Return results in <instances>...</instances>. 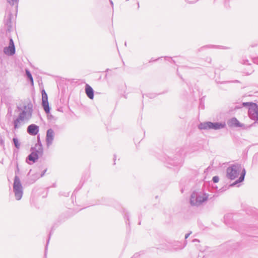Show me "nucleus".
<instances>
[{
  "label": "nucleus",
  "mask_w": 258,
  "mask_h": 258,
  "mask_svg": "<svg viewBox=\"0 0 258 258\" xmlns=\"http://www.w3.org/2000/svg\"><path fill=\"white\" fill-rule=\"evenodd\" d=\"M33 104L31 102H24L17 106L16 112L18 115L13 120L14 128L16 130L28 122L32 117Z\"/></svg>",
  "instance_id": "f257e3e1"
},
{
  "label": "nucleus",
  "mask_w": 258,
  "mask_h": 258,
  "mask_svg": "<svg viewBox=\"0 0 258 258\" xmlns=\"http://www.w3.org/2000/svg\"><path fill=\"white\" fill-rule=\"evenodd\" d=\"M239 174L240 176L238 179L230 184V186H239V184L244 179L246 171L244 168H242L241 164L238 163L232 164L227 168L226 177L229 179L234 180L236 179L238 177Z\"/></svg>",
  "instance_id": "f03ea898"
},
{
  "label": "nucleus",
  "mask_w": 258,
  "mask_h": 258,
  "mask_svg": "<svg viewBox=\"0 0 258 258\" xmlns=\"http://www.w3.org/2000/svg\"><path fill=\"white\" fill-rule=\"evenodd\" d=\"M242 107H248V114L249 117L254 122L253 124L258 123V105L252 102H243L240 105L235 106V108H240Z\"/></svg>",
  "instance_id": "7ed1b4c3"
},
{
  "label": "nucleus",
  "mask_w": 258,
  "mask_h": 258,
  "mask_svg": "<svg viewBox=\"0 0 258 258\" xmlns=\"http://www.w3.org/2000/svg\"><path fill=\"white\" fill-rule=\"evenodd\" d=\"M209 196L204 191H194L190 196V204L192 206H199L208 200Z\"/></svg>",
  "instance_id": "20e7f679"
},
{
  "label": "nucleus",
  "mask_w": 258,
  "mask_h": 258,
  "mask_svg": "<svg viewBox=\"0 0 258 258\" xmlns=\"http://www.w3.org/2000/svg\"><path fill=\"white\" fill-rule=\"evenodd\" d=\"M198 128L200 130H219L226 127L225 122H214L205 121L201 122L198 125Z\"/></svg>",
  "instance_id": "39448f33"
},
{
  "label": "nucleus",
  "mask_w": 258,
  "mask_h": 258,
  "mask_svg": "<svg viewBox=\"0 0 258 258\" xmlns=\"http://www.w3.org/2000/svg\"><path fill=\"white\" fill-rule=\"evenodd\" d=\"M3 43L1 45L4 47V53L8 56L13 55L15 53L16 49L13 39L11 37L7 38L3 40Z\"/></svg>",
  "instance_id": "423d86ee"
},
{
  "label": "nucleus",
  "mask_w": 258,
  "mask_h": 258,
  "mask_svg": "<svg viewBox=\"0 0 258 258\" xmlns=\"http://www.w3.org/2000/svg\"><path fill=\"white\" fill-rule=\"evenodd\" d=\"M13 191L15 199L18 201L21 200L23 194V187L19 177L17 175L14 178Z\"/></svg>",
  "instance_id": "0eeeda50"
},
{
  "label": "nucleus",
  "mask_w": 258,
  "mask_h": 258,
  "mask_svg": "<svg viewBox=\"0 0 258 258\" xmlns=\"http://www.w3.org/2000/svg\"><path fill=\"white\" fill-rule=\"evenodd\" d=\"M31 150L32 151L31 153L28 155L27 158L26 162L29 164H31L30 161H32V163H35L39 157V154H42L43 152H38L37 151V149L35 148H31Z\"/></svg>",
  "instance_id": "6e6552de"
},
{
  "label": "nucleus",
  "mask_w": 258,
  "mask_h": 258,
  "mask_svg": "<svg viewBox=\"0 0 258 258\" xmlns=\"http://www.w3.org/2000/svg\"><path fill=\"white\" fill-rule=\"evenodd\" d=\"M42 94V105L46 113H48L50 111V107L48 101V96L45 91L43 89L41 91Z\"/></svg>",
  "instance_id": "1a4fd4ad"
},
{
  "label": "nucleus",
  "mask_w": 258,
  "mask_h": 258,
  "mask_svg": "<svg viewBox=\"0 0 258 258\" xmlns=\"http://www.w3.org/2000/svg\"><path fill=\"white\" fill-rule=\"evenodd\" d=\"M54 132L52 128H49L47 130L45 139L47 147L52 145L54 139Z\"/></svg>",
  "instance_id": "9d476101"
},
{
  "label": "nucleus",
  "mask_w": 258,
  "mask_h": 258,
  "mask_svg": "<svg viewBox=\"0 0 258 258\" xmlns=\"http://www.w3.org/2000/svg\"><path fill=\"white\" fill-rule=\"evenodd\" d=\"M39 131V127L35 124H31L27 128V133L31 136H36Z\"/></svg>",
  "instance_id": "9b49d317"
},
{
  "label": "nucleus",
  "mask_w": 258,
  "mask_h": 258,
  "mask_svg": "<svg viewBox=\"0 0 258 258\" xmlns=\"http://www.w3.org/2000/svg\"><path fill=\"white\" fill-rule=\"evenodd\" d=\"M7 13H8V16L5 20V25L7 26V31H11L12 28V19L14 14L11 12H8V10H7Z\"/></svg>",
  "instance_id": "f8f14e48"
},
{
  "label": "nucleus",
  "mask_w": 258,
  "mask_h": 258,
  "mask_svg": "<svg viewBox=\"0 0 258 258\" xmlns=\"http://www.w3.org/2000/svg\"><path fill=\"white\" fill-rule=\"evenodd\" d=\"M229 127H241L242 124L235 118L232 117L227 121Z\"/></svg>",
  "instance_id": "ddd939ff"
},
{
  "label": "nucleus",
  "mask_w": 258,
  "mask_h": 258,
  "mask_svg": "<svg viewBox=\"0 0 258 258\" xmlns=\"http://www.w3.org/2000/svg\"><path fill=\"white\" fill-rule=\"evenodd\" d=\"M85 93L87 97L90 99H93L94 98V90L93 88L88 84L85 85Z\"/></svg>",
  "instance_id": "4468645a"
},
{
  "label": "nucleus",
  "mask_w": 258,
  "mask_h": 258,
  "mask_svg": "<svg viewBox=\"0 0 258 258\" xmlns=\"http://www.w3.org/2000/svg\"><path fill=\"white\" fill-rule=\"evenodd\" d=\"M19 0H7L8 3L12 6H14V13L17 12L18 5Z\"/></svg>",
  "instance_id": "2eb2a0df"
},
{
  "label": "nucleus",
  "mask_w": 258,
  "mask_h": 258,
  "mask_svg": "<svg viewBox=\"0 0 258 258\" xmlns=\"http://www.w3.org/2000/svg\"><path fill=\"white\" fill-rule=\"evenodd\" d=\"M186 245V242H185L184 244H182L180 241H176L173 245V248L174 249L177 250L178 249H181L183 248Z\"/></svg>",
  "instance_id": "dca6fc26"
},
{
  "label": "nucleus",
  "mask_w": 258,
  "mask_h": 258,
  "mask_svg": "<svg viewBox=\"0 0 258 258\" xmlns=\"http://www.w3.org/2000/svg\"><path fill=\"white\" fill-rule=\"evenodd\" d=\"M37 149V151L38 152H43L42 145L41 143L40 136H37V143L35 145V148Z\"/></svg>",
  "instance_id": "f3484780"
},
{
  "label": "nucleus",
  "mask_w": 258,
  "mask_h": 258,
  "mask_svg": "<svg viewBox=\"0 0 258 258\" xmlns=\"http://www.w3.org/2000/svg\"><path fill=\"white\" fill-rule=\"evenodd\" d=\"M207 48H223V46H221L220 45H205V46L200 47L198 49V51H203Z\"/></svg>",
  "instance_id": "a211bd4d"
},
{
  "label": "nucleus",
  "mask_w": 258,
  "mask_h": 258,
  "mask_svg": "<svg viewBox=\"0 0 258 258\" xmlns=\"http://www.w3.org/2000/svg\"><path fill=\"white\" fill-rule=\"evenodd\" d=\"M232 217L231 214H227L224 216V221L226 224H230L229 220Z\"/></svg>",
  "instance_id": "6ab92c4d"
},
{
  "label": "nucleus",
  "mask_w": 258,
  "mask_h": 258,
  "mask_svg": "<svg viewBox=\"0 0 258 258\" xmlns=\"http://www.w3.org/2000/svg\"><path fill=\"white\" fill-rule=\"evenodd\" d=\"M26 75L28 79H29V80L31 82L32 84H33V79L32 76L30 72L27 69L26 70Z\"/></svg>",
  "instance_id": "aec40b11"
},
{
  "label": "nucleus",
  "mask_w": 258,
  "mask_h": 258,
  "mask_svg": "<svg viewBox=\"0 0 258 258\" xmlns=\"http://www.w3.org/2000/svg\"><path fill=\"white\" fill-rule=\"evenodd\" d=\"M13 141L15 147L17 149H19L20 147V144L19 142L18 139L17 138H14Z\"/></svg>",
  "instance_id": "412c9836"
},
{
  "label": "nucleus",
  "mask_w": 258,
  "mask_h": 258,
  "mask_svg": "<svg viewBox=\"0 0 258 258\" xmlns=\"http://www.w3.org/2000/svg\"><path fill=\"white\" fill-rule=\"evenodd\" d=\"M241 63L245 65H249L250 63L249 62V60L246 58H243L241 60Z\"/></svg>",
  "instance_id": "4be33fe9"
},
{
  "label": "nucleus",
  "mask_w": 258,
  "mask_h": 258,
  "mask_svg": "<svg viewBox=\"0 0 258 258\" xmlns=\"http://www.w3.org/2000/svg\"><path fill=\"white\" fill-rule=\"evenodd\" d=\"M212 180L214 183H217L219 180V178L218 176H215L213 177Z\"/></svg>",
  "instance_id": "5701e85b"
},
{
  "label": "nucleus",
  "mask_w": 258,
  "mask_h": 258,
  "mask_svg": "<svg viewBox=\"0 0 258 258\" xmlns=\"http://www.w3.org/2000/svg\"><path fill=\"white\" fill-rule=\"evenodd\" d=\"M252 60L253 63L258 64V57L253 58Z\"/></svg>",
  "instance_id": "b1692460"
},
{
  "label": "nucleus",
  "mask_w": 258,
  "mask_h": 258,
  "mask_svg": "<svg viewBox=\"0 0 258 258\" xmlns=\"http://www.w3.org/2000/svg\"><path fill=\"white\" fill-rule=\"evenodd\" d=\"M140 254L138 253H135L134 256L132 258H138L140 256Z\"/></svg>",
  "instance_id": "393cba45"
},
{
  "label": "nucleus",
  "mask_w": 258,
  "mask_h": 258,
  "mask_svg": "<svg viewBox=\"0 0 258 258\" xmlns=\"http://www.w3.org/2000/svg\"><path fill=\"white\" fill-rule=\"evenodd\" d=\"M199 107L201 109H204V105L203 104V103H202V100L200 102V106H199Z\"/></svg>",
  "instance_id": "a878e982"
},
{
  "label": "nucleus",
  "mask_w": 258,
  "mask_h": 258,
  "mask_svg": "<svg viewBox=\"0 0 258 258\" xmlns=\"http://www.w3.org/2000/svg\"><path fill=\"white\" fill-rule=\"evenodd\" d=\"M191 232L190 231V232L186 234L185 235V239H187L188 237V236L191 234Z\"/></svg>",
  "instance_id": "bb28decb"
},
{
  "label": "nucleus",
  "mask_w": 258,
  "mask_h": 258,
  "mask_svg": "<svg viewBox=\"0 0 258 258\" xmlns=\"http://www.w3.org/2000/svg\"><path fill=\"white\" fill-rule=\"evenodd\" d=\"M12 112V109L11 108V107H9V108H8V114H11Z\"/></svg>",
  "instance_id": "cd10ccee"
},
{
  "label": "nucleus",
  "mask_w": 258,
  "mask_h": 258,
  "mask_svg": "<svg viewBox=\"0 0 258 258\" xmlns=\"http://www.w3.org/2000/svg\"><path fill=\"white\" fill-rule=\"evenodd\" d=\"M192 242H200L199 240L198 239H194L192 240Z\"/></svg>",
  "instance_id": "c85d7f7f"
},
{
  "label": "nucleus",
  "mask_w": 258,
  "mask_h": 258,
  "mask_svg": "<svg viewBox=\"0 0 258 258\" xmlns=\"http://www.w3.org/2000/svg\"><path fill=\"white\" fill-rule=\"evenodd\" d=\"M46 171V170H44V171H43V172H42V173H41V176H40L41 177H42V176L44 175V174H45V173Z\"/></svg>",
  "instance_id": "c756f323"
},
{
  "label": "nucleus",
  "mask_w": 258,
  "mask_h": 258,
  "mask_svg": "<svg viewBox=\"0 0 258 258\" xmlns=\"http://www.w3.org/2000/svg\"><path fill=\"white\" fill-rule=\"evenodd\" d=\"M197 1V0H196V1H194L188 2V3H189V4H192V3H196Z\"/></svg>",
  "instance_id": "7c9ffc66"
},
{
  "label": "nucleus",
  "mask_w": 258,
  "mask_h": 258,
  "mask_svg": "<svg viewBox=\"0 0 258 258\" xmlns=\"http://www.w3.org/2000/svg\"><path fill=\"white\" fill-rule=\"evenodd\" d=\"M109 2H110V3L111 5L113 7V2L111 0H109Z\"/></svg>",
  "instance_id": "2f4dec72"
},
{
  "label": "nucleus",
  "mask_w": 258,
  "mask_h": 258,
  "mask_svg": "<svg viewBox=\"0 0 258 258\" xmlns=\"http://www.w3.org/2000/svg\"><path fill=\"white\" fill-rule=\"evenodd\" d=\"M49 238L48 239V241H47V244L46 245V248H47V245H48V242H49Z\"/></svg>",
  "instance_id": "473e14b6"
},
{
  "label": "nucleus",
  "mask_w": 258,
  "mask_h": 258,
  "mask_svg": "<svg viewBox=\"0 0 258 258\" xmlns=\"http://www.w3.org/2000/svg\"><path fill=\"white\" fill-rule=\"evenodd\" d=\"M137 4H138V8L139 9V7H140L139 3V2H138V3H137Z\"/></svg>",
  "instance_id": "72a5a7b5"
},
{
  "label": "nucleus",
  "mask_w": 258,
  "mask_h": 258,
  "mask_svg": "<svg viewBox=\"0 0 258 258\" xmlns=\"http://www.w3.org/2000/svg\"><path fill=\"white\" fill-rule=\"evenodd\" d=\"M253 72L252 70L251 71V72L249 73H247V75H250L252 73V72Z\"/></svg>",
  "instance_id": "f704fd0d"
},
{
  "label": "nucleus",
  "mask_w": 258,
  "mask_h": 258,
  "mask_svg": "<svg viewBox=\"0 0 258 258\" xmlns=\"http://www.w3.org/2000/svg\"><path fill=\"white\" fill-rule=\"evenodd\" d=\"M165 58H166V59L168 58V59H171V58H170V57H165Z\"/></svg>",
  "instance_id": "c9c22d12"
},
{
  "label": "nucleus",
  "mask_w": 258,
  "mask_h": 258,
  "mask_svg": "<svg viewBox=\"0 0 258 258\" xmlns=\"http://www.w3.org/2000/svg\"><path fill=\"white\" fill-rule=\"evenodd\" d=\"M257 103H258V100L257 101Z\"/></svg>",
  "instance_id": "e433bc0d"
}]
</instances>
